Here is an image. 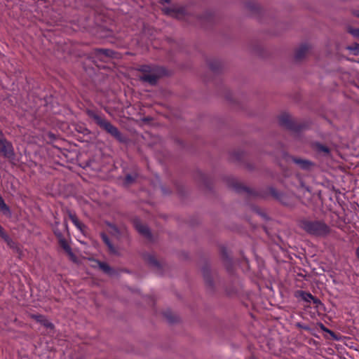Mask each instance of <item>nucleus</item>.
I'll return each instance as SVG.
<instances>
[{
    "mask_svg": "<svg viewBox=\"0 0 359 359\" xmlns=\"http://www.w3.org/2000/svg\"><path fill=\"white\" fill-rule=\"evenodd\" d=\"M86 114L93 119L97 126L114 137L117 141L121 143L126 142V137L122 135L118 128L108 121L103 114L92 109H88Z\"/></svg>",
    "mask_w": 359,
    "mask_h": 359,
    "instance_id": "obj_1",
    "label": "nucleus"
},
{
    "mask_svg": "<svg viewBox=\"0 0 359 359\" xmlns=\"http://www.w3.org/2000/svg\"><path fill=\"white\" fill-rule=\"evenodd\" d=\"M230 186L238 193L244 192L249 196H253L261 198H265L268 195H270L275 199L281 202L283 204L287 205L285 196L283 193L276 190L273 187H268L266 189V193L262 194L258 193L255 190H252L247 187H245L234 180L231 182Z\"/></svg>",
    "mask_w": 359,
    "mask_h": 359,
    "instance_id": "obj_2",
    "label": "nucleus"
},
{
    "mask_svg": "<svg viewBox=\"0 0 359 359\" xmlns=\"http://www.w3.org/2000/svg\"><path fill=\"white\" fill-rule=\"evenodd\" d=\"M299 226L308 234L317 237H325L330 233V226L322 220L303 219Z\"/></svg>",
    "mask_w": 359,
    "mask_h": 359,
    "instance_id": "obj_3",
    "label": "nucleus"
},
{
    "mask_svg": "<svg viewBox=\"0 0 359 359\" xmlns=\"http://www.w3.org/2000/svg\"><path fill=\"white\" fill-rule=\"evenodd\" d=\"M137 71L143 74L140 76V80L148 83L151 86H155L158 79L165 74V69L163 67L154 65H140Z\"/></svg>",
    "mask_w": 359,
    "mask_h": 359,
    "instance_id": "obj_4",
    "label": "nucleus"
},
{
    "mask_svg": "<svg viewBox=\"0 0 359 359\" xmlns=\"http://www.w3.org/2000/svg\"><path fill=\"white\" fill-rule=\"evenodd\" d=\"M278 123L281 127L285 128L293 133H298L308 127L305 123H299L291 118L287 113L281 114L278 118Z\"/></svg>",
    "mask_w": 359,
    "mask_h": 359,
    "instance_id": "obj_5",
    "label": "nucleus"
},
{
    "mask_svg": "<svg viewBox=\"0 0 359 359\" xmlns=\"http://www.w3.org/2000/svg\"><path fill=\"white\" fill-rule=\"evenodd\" d=\"M92 54L95 58L106 62L111 58L115 57L116 53L109 48H95Z\"/></svg>",
    "mask_w": 359,
    "mask_h": 359,
    "instance_id": "obj_6",
    "label": "nucleus"
},
{
    "mask_svg": "<svg viewBox=\"0 0 359 359\" xmlns=\"http://www.w3.org/2000/svg\"><path fill=\"white\" fill-rule=\"evenodd\" d=\"M0 153L4 157L7 158H13L15 156L13 144L6 137L0 143Z\"/></svg>",
    "mask_w": 359,
    "mask_h": 359,
    "instance_id": "obj_7",
    "label": "nucleus"
},
{
    "mask_svg": "<svg viewBox=\"0 0 359 359\" xmlns=\"http://www.w3.org/2000/svg\"><path fill=\"white\" fill-rule=\"evenodd\" d=\"M202 274L205 282L207 287L210 291L215 290L213 278L211 275L210 267L209 264H205L201 269Z\"/></svg>",
    "mask_w": 359,
    "mask_h": 359,
    "instance_id": "obj_8",
    "label": "nucleus"
},
{
    "mask_svg": "<svg viewBox=\"0 0 359 359\" xmlns=\"http://www.w3.org/2000/svg\"><path fill=\"white\" fill-rule=\"evenodd\" d=\"M288 158L291 159L294 163L297 165L299 168L303 170L309 171L314 166V163L307 159L301 158L295 156H288Z\"/></svg>",
    "mask_w": 359,
    "mask_h": 359,
    "instance_id": "obj_9",
    "label": "nucleus"
},
{
    "mask_svg": "<svg viewBox=\"0 0 359 359\" xmlns=\"http://www.w3.org/2000/svg\"><path fill=\"white\" fill-rule=\"evenodd\" d=\"M295 296L296 297L300 298L306 302H311L312 301L313 303L316 306L321 304V302L319 299L313 296L310 292L304 290L297 291Z\"/></svg>",
    "mask_w": 359,
    "mask_h": 359,
    "instance_id": "obj_10",
    "label": "nucleus"
},
{
    "mask_svg": "<svg viewBox=\"0 0 359 359\" xmlns=\"http://www.w3.org/2000/svg\"><path fill=\"white\" fill-rule=\"evenodd\" d=\"M133 225L135 229L146 238H150L151 237V233L149 227L141 222L140 219L138 218H135L133 219Z\"/></svg>",
    "mask_w": 359,
    "mask_h": 359,
    "instance_id": "obj_11",
    "label": "nucleus"
},
{
    "mask_svg": "<svg viewBox=\"0 0 359 359\" xmlns=\"http://www.w3.org/2000/svg\"><path fill=\"white\" fill-rule=\"evenodd\" d=\"M30 317L47 329L53 330L55 328L53 323H51L46 316L41 314H31Z\"/></svg>",
    "mask_w": 359,
    "mask_h": 359,
    "instance_id": "obj_12",
    "label": "nucleus"
},
{
    "mask_svg": "<svg viewBox=\"0 0 359 359\" xmlns=\"http://www.w3.org/2000/svg\"><path fill=\"white\" fill-rule=\"evenodd\" d=\"M100 238L107 247L108 251L110 254L114 255H119L118 248L112 243L109 236L104 232L100 233Z\"/></svg>",
    "mask_w": 359,
    "mask_h": 359,
    "instance_id": "obj_13",
    "label": "nucleus"
},
{
    "mask_svg": "<svg viewBox=\"0 0 359 359\" xmlns=\"http://www.w3.org/2000/svg\"><path fill=\"white\" fill-rule=\"evenodd\" d=\"M144 259L153 268L158 270L161 273L162 266L161 264L156 259V257L151 254H145L144 255Z\"/></svg>",
    "mask_w": 359,
    "mask_h": 359,
    "instance_id": "obj_14",
    "label": "nucleus"
},
{
    "mask_svg": "<svg viewBox=\"0 0 359 359\" xmlns=\"http://www.w3.org/2000/svg\"><path fill=\"white\" fill-rule=\"evenodd\" d=\"M309 49V46L306 43L302 44L295 51L294 59L301 60L303 59Z\"/></svg>",
    "mask_w": 359,
    "mask_h": 359,
    "instance_id": "obj_15",
    "label": "nucleus"
},
{
    "mask_svg": "<svg viewBox=\"0 0 359 359\" xmlns=\"http://www.w3.org/2000/svg\"><path fill=\"white\" fill-rule=\"evenodd\" d=\"M222 259H223L224 264L226 268V270L229 273L232 272V271H233L232 259L229 257V255H227V253L224 249L222 250Z\"/></svg>",
    "mask_w": 359,
    "mask_h": 359,
    "instance_id": "obj_16",
    "label": "nucleus"
},
{
    "mask_svg": "<svg viewBox=\"0 0 359 359\" xmlns=\"http://www.w3.org/2000/svg\"><path fill=\"white\" fill-rule=\"evenodd\" d=\"M208 66L213 72L217 73L222 69V64L218 60H211L208 61Z\"/></svg>",
    "mask_w": 359,
    "mask_h": 359,
    "instance_id": "obj_17",
    "label": "nucleus"
},
{
    "mask_svg": "<svg viewBox=\"0 0 359 359\" xmlns=\"http://www.w3.org/2000/svg\"><path fill=\"white\" fill-rule=\"evenodd\" d=\"M99 268L106 274L113 275L114 273V269L106 262L97 261Z\"/></svg>",
    "mask_w": 359,
    "mask_h": 359,
    "instance_id": "obj_18",
    "label": "nucleus"
},
{
    "mask_svg": "<svg viewBox=\"0 0 359 359\" xmlns=\"http://www.w3.org/2000/svg\"><path fill=\"white\" fill-rule=\"evenodd\" d=\"M57 240H58V243H59L60 245L61 246V248H62L63 250L68 255H72L73 252H72V248L69 246V245L68 244V243L67 242V241L65 240V237L59 238Z\"/></svg>",
    "mask_w": 359,
    "mask_h": 359,
    "instance_id": "obj_19",
    "label": "nucleus"
},
{
    "mask_svg": "<svg viewBox=\"0 0 359 359\" xmlns=\"http://www.w3.org/2000/svg\"><path fill=\"white\" fill-rule=\"evenodd\" d=\"M0 211L5 215H10L11 212L10 208L6 204L4 198L0 196Z\"/></svg>",
    "mask_w": 359,
    "mask_h": 359,
    "instance_id": "obj_20",
    "label": "nucleus"
},
{
    "mask_svg": "<svg viewBox=\"0 0 359 359\" xmlns=\"http://www.w3.org/2000/svg\"><path fill=\"white\" fill-rule=\"evenodd\" d=\"M163 316L170 323H174L177 320V316H175L170 310L165 311L163 312Z\"/></svg>",
    "mask_w": 359,
    "mask_h": 359,
    "instance_id": "obj_21",
    "label": "nucleus"
},
{
    "mask_svg": "<svg viewBox=\"0 0 359 359\" xmlns=\"http://www.w3.org/2000/svg\"><path fill=\"white\" fill-rule=\"evenodd\" d=\"M315 148L318 152H322L324 153L326 155H328L330 152V149L320 143H316L315 144Z\"/></svg>",
    "mask_w": 359,
    "mask_h": 359,
    "instance_id": "obj_22",
    "label": "nucleus"
},
{
    "mask_svg": "<svg viewBox=\"0 0 359 359\" xmlns=\"http://www.w3.org/2000/svg\"><path fill=\"white\" fill-rule=\"evenodd\" d=\"M7 244V245L13 250H18V246L17 243H15L9 236H7L4 239H3Z\"/></svg>",
    "mask_w": 359,
    "mask_h": 359,
    "instance_id": "obj_23",
    "label": "nucleus"
},
{
    "mask_svg": "<svg viewBox=\"0 0 359 359\" xmlns=\"http://www.w3.org/2000/svg\"><path fill=\"white\" fill-rule=\"evenodd\" d=\"M246 6L249 10L255 12L258 11L259 8V5L257 3L252 1L248 2Z\"/></svg>",
    "mask_w": 359,
    "mask_h": 359,
    "instance_id": "obj_24",
    "label": "nucleus"
},
{
    "mask_svg": "<svg viewBox=\"0 0 359 359\" xmlns=\"http://www.w3.org/2000/svg\"><path fill=\"white\" fill-rule=\"evenodd\" d=\"M348 49L353 53V55L359 54V43H353L348 47Z\"/></svg>",
    "mask_w": 359,
    "mask_h": 359,
    "instance_id": "obj_25",
    "label": "nucleus"
},
{
    "mask_svg": "<svg viewBox=\"0 0 359 359\" xmlns=\"http://www.w3.org/2000/svg\"><path fill=\"white\" fill-rule=\"evenodd\" d=\"M67 214H68L69 218L71 219L72 222L73 224H76V221L79 220L76 214L74 212H72L71 210H67Z\"/></svg>",
    "mask_w": 359,
    "mask_h": 359,
    "instance_id": "obj_26",
    "label": "nucleus"
},
{
    "mask_svg": "<svg viewBox=\"0 0 359 359\" xmlns=\"http://www.w3.org/2000/svg\"><path fill=\"white\" fill-rule=\"evenodd\" d=\"M348 32L354 37L359 39V29L358 28H349Z\"/></svg>",
    "mask_w": 359,
    "mask_h": 359,
    "instance_id": "obj_27",
    "label": "nucleus"
},
{
    "mask_svg": "<svg viewBox=\"0 0 359 359\" xmlns=\"http://www.w3.org/2000/svg\"><path fill=\"white\" fill-rule=\"evenodd\" d=\"M107 226L114 231V233L115 234H116V235L120 234V230L115 224L109 222V223H107Z\"/></svg>",
    "mask_w": 359,
    "mask_h": 359,
    "instance_id": "obj_28",
    "label": "nucleus"
},
{
    "mask_svg": "<svg viewBox=\"0 0 359 359\" xmlns=\"http://www.w3.org/2000/svg\"><path fill=\"white\" fill-rule=\"evenodd\" d=\"M53 231L57 239L64 237L62 231L58 229V227H53Z\"/></svg>",
    "mask_w": 359,
    "mask_h": 359,
    "instance_id": "obj_29",
    "label": "nucleus"
},
{
    "mask_svg": "<svg viewBox=\"0 0 359 359\" xmlns=\"http://www.w3.org/2000/svg\"><path fill=\"white\" fill-rule=\"evenodd\" d=\"M74 225L81 231H83V229L86 228V226L79 220L76 221V223L74 224Z\"/></svg>",
    "mask_w": 359,
    "mask_h": 359,
    "instance_id": "obj_30",
    "label": "nucleus"
},
{
    "mask_svg": "<svg viewBox=\"0 0 359 359\" xmlns=\"http://www.w3.org/2000/svg\"><path fill=\"white\" fill-rule=\"evenodd\" d=\"M135 180V177L130 174H128L126 176V182L127 183H132Z\"/></svg>",
    "mask_w": 359,
    "mask_h": 359,
    "instance_id": "obj_31",
    "label": "nucleus"
},
{
    "mask_svg": "<svg viewBox=\"0 0 359 359\" xmlns=\"http://www.w3.org/2000/svg\"><path fill=\"white\" fill-rule=\"evenodd\" d=\"M320 327L323 331L330 333L332 335L334 334V332L332 331H331L330 330H329L328 328H327L323 323L320 324Z\"/></svg>",
    "mask_w": 359,
    "mask_h": 359,
    "instance_id": "obj_32",
    "label": "nucleus"
},
{
    "mask_svg": "<svg viewBox=\"0 0 359 359\" xmlns=\"http://www.w3.org/2000/svg\"><path fill=\"white\" fill-rule=\"evenodd\" d=\"M7 236H8V235L4 231V228L0 225V237L2 239H4Z\"/></svg>",
    "mask_w": 359,
    "mask_h": 359,
    "instance_id": "obj_33",
    "label": "nucleus"
},
{
    "mask_svg": "<svg viewBox=\"0 0 359 359\" xmlns=\"http://www.w3.org/2000/svg\"><path fill=\"white\" fill-rule=\"evenodd\" d=\"M7 236H8V235L4 231V228L0 225V237L2 239H4Z\"/></svg>",
    "mask_w": 359,
    "mask_h": 359,
    "instance_id": "obj_34",
    "label": "nucleus"
},
{
    "mask_svg": "<svg viewBox=\"0 0 359 359\" xmlns=\"http://www.w3.org/2000/svg\"><path fill=\"white\" fill-rule=\"evenodd\" d=\"M226 292L228 295H232L236 292V289L235 287H231V289H226Z\"/></svg>",
    "mask_w": 359,
    "mask_h": 359,
    "instance_id": "obj_35",
    "label": "nucleus"
},
{
    "mask_svg": "<svg viewBox=\"0 0 359 359\" xmlns=\"http://www.w3.org/2000/svg\"><path fill=\"white\" fill-rule=\"evenodd\" d=\"M297 325L298 327H300V328H302V329H303L304 330H310L309 326L305 325H302L301 323H297Z\"/></svg>",
    "mask_w": 359,
    "mask_h": 359,
    "instance_id": "obj_36",
    "label": "nucleus"
},
{
    "mask_svg": "<svg viewBox=\"0 0 359 359\" xmlns=\"http://www.w3.org/2000/svg\"><path fill=\"white\" fill-rule=\"evenodd\" d=\"M5 138V136L2 132V130L0 129V143H1V140Z\"/></svg>",
    "mask_w": 359,
    "mask_h": 359,
    "instance_id": "obj_37",
    "label": "nucleus"
},
{
    "mask_svg": "<svg viewBox=\"0 0 359 359\" xmlns=\"http://www.w3.org/2000/svg\"><path fill=\"white\" fill-rule=\"evenodd\" d=\"M184 12V9L182 8L177 9V11H176L177 13H180V14H183Z\"/></svg>",
    "mask_w": 359,
    "mask_h": 359,
    "instance_id": "obj_38",
    "label": "nucleus"
},
{
    "mask_svg": "<svg viewBox=\"0 0 359 359\" xmlns=\"http://www.w3.org/2000/svg\"><path fill=\"white\" fill-rule=\"evenodd\" d=\"M175 11L173 9H171V8H167L165 10V13L167 14H171L172 12H174Z\"/></svg>",
    "mask_w": 359,
    "mask_h": 359,
    "instance_id": "obj_39",
    "label": "nucleus"
},
{
    "mask_svg": "<svg viewBox=\"0 0 359 359\" xmlns=\"http://www.w3.org/2000/svg\"><path fill=\"white\" fill-rule=\"evenodd\" d=\"M353 14L355 17L359 18V10L354 11Z\"/></svg>",
    "mask_w": 359,
    "mask_h": 359,
    "instance_id": "obj_40",
    "label": "nucleus"
},
{
    "mask_svg": "<svg viewBox=\"0 0 359 359\" xmlns=\"http://www.w3.org/2000/svg\"><path fill=\"white\" fill-rule=\"evenodd\" d=\"M255 210L256 211V212H257V214H259V215H262L263 217H265V214H263V213L260 212L258 210V209L255 208Z\"/></svg>",
    "mask_w": 359,
    "mask_h": 359,
    "instance_id": "obj_41",
    "label": "nucleus"
},
{
    "mask_svg": "<svg viewBox=\"0 0 359 359\" xmlns=\"http://www.w3.org/2000/svg\"><path fill=\"white\" fill-rule=\"evenodd\" d=\"M60 222L55 221L53 227H58Z\"/></svg>",
    "mask_w": 359,
    "mask_h": 359,
    "instance_id": "obj_42",
    "label": "nucleus"
},
{
    "mask_svg": "<svg viewBox=\"0 0 359 359\" xmlns=\"http://www.w3.org/2000/svg\"><path fill=\"white\" fill-rule=\"evenodd\" d=\"M356 255L359 258V246L356 249Z\"/></svg>",
    "mask_w": 359,
    "mask_h": 359,
    "instance_id": "obj_43",
    "label": "nucleus"
},
{
    "mask_svg": "<svg viewBox=\"0 0 359 359\" xmlns=\"http://www.w3.org/2000/svg\"><path fill=\"white\" fill-rule=\"evenodd\" d=\"M166 3H170L171 0H164Z\"/></svg>",
    "mask_w": 359,
    "mask_h": 359,
    "instance_id": "obj_44",
    "label": "nucleus"
},
{
    "mask_svg": "<svg viewBox=\"0 0 359 359\" xmlns=\"http://www.w3.org/2000/svg\"><path fill=\"white\" fill-rule=\"evenodd\" d=\"M65 227H67V222H65Z\"/></svg>",
    "mask_w": 359,
    "mask_h": 359,
    "instance_id": "obj_45",
    "label": "nucleus"
}]
</instances>
